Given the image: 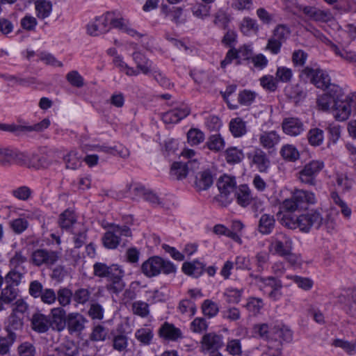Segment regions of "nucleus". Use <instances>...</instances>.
Returning <instances> with one entry per match:
<instances>
[{"instance_id":"obj_1","label":"nucleus","mask_w":356,"mask_h":356,"mask_svg":"<svg viewBox=\"0 0 356 356\" xmlns=\"http://www.w3.org/2000/svg\"><path fill=\"white\" fill-rule=\"evenodd\" d=\"M112 26L132 37L140 38L143 35L131 28L127 20L115 18L113 13L109 12L90 21L87 25V33L91 36H99L108 32Z\"/></svg>"},{"instance_id":"obj_2","label":"nucleus","mask_w":356,"mask_h":356,"mask_svg":"<svg viewBox=\"0 0 356 356\" xmlns=\"http://www.w3.org/2000/svg\"><path fill=\"white\" fill-rule=\"evenodd\" d=\"M131 231L127 225L111 224L102 237L104 246L107 249H116L118 245L125 247L127 240L124 238L131 237Z\"/></svg>"},{"instance_id":"obj_3","label":"nucleus","mask_w":356,"mask_h":356,"mask_svg":"<svg viewBox=\"0 0 356 356\" xmlns=\"http://www.w3.org/2000/svg\"><path fill=\"white\" fill-rule=\"evenodd\" d=\"M317 202V199L313 192L305 190H296L290 198L282 202V207L288 211H295L299 209H307L309 206Z\"/></svg>"},{"instance_id":"obj_4","label":"nucleus","mask_w":356,"mask_h":356,"mask_svg":"<svg viewBox=\"0 0 356 356\" xmlns=\"http://www.w3.org/2000/svg\"><path fill=\"white\" fill-rule=\"evenodd\" d=\"M142 272L149 277H154L160 273L165 275L175 274L176 266L170 261L160 257H152L145 261L141 267Z\"/></svg>"},{"instance_id":"obj_5","label":"nucleus","mask_w":356,"mask_h":356,"mask_svg":"<svg viewBox=\"0 0 356 356\" xmlns=\"http://www.w3.org/2000/svg\"><path fill=\"white\" fill-rule=\"evenodd\" d=\"M252 277L254 279L255 284L258 288L270 300L276 301L281 298L283 285L280 279L273 276L252 275Z\"/></svg>"},{"instance_id":"obj_6","label":"nucleus","mask_w":356,"mask_h":356,"mask_svg":"<svg viewBox=\"0 0 356 356\" xmlns=\"http://www.w3.org/2000/svg\"><path fill=\"white\" fill-rule=\"evenodd\" d=\"M59 251L47 248H38L33 250L30 257L31 263L37 267L50 268L60 259Z\"/></svg>"},{"instance_id":"obj_7","label":"nucleus","mask_w":356,"mask_h":356,"mask_svg":"<svg viewBox=\"0 0 356 356\" xmlns=\"http://www.w3.org/2000/svg\"><path fill=\"white\" fill-rule=\"evenodd\" d=\"M299 76L303 81L309 82L321 89L327 87L331 81L328 74L318 67L307 66L301 70Z\"/></svg>"},{"instance_id":"obj_8","label":"nucleus","mask_w":356,"mask_h":356,"mask_svg":"<svg viewBox=\"0 0 356 356\" xmlns=\"http://www.w3.org/2000/svg\"><path fill=\"white\" fill-rule=\"evenodd\" d=\"M268 248L270 252L280 257L287 254L290 250H293V240L287 234L282 232H277L270 238Z\"/></svg>"},{"instance_id":"obj_9","label":"nucleus","mask_w":356,"mask_h":356,"mask_svg":"<svg viewBox=\"0 0 356 356\" xmlns=\"http://www.w3.org/2000/svg\"><path fill=\"white\" fill-rule=\"evenodd\" d=\"M218 188L220 192L218 200L226 206L233 200V194L237 188L235 177L227 175L221 176L218 181Z\"/></svg>"},{"instance_id":"obj_10","label":"nucleus","mask_w":356,"mask_h":356,"mask_svg":"<svg viewBox=\"0 0 356 356\" xmlns=\"http://www.w3.org/2000/svg\"><path fill=\"white\" fill-rule=\"evenodd\" d=\"M324 165V162L321 160H312L306 163L298 173L300 181L310 186L314 185L316 176Z\"/></svg>"},{"instance_id":"obj_11","label":"nucleus","mask_w":356,"mask_h":356,"mask_svg":"<svg viewBox=\"0 0 356 356\" xmlns=\"http://www.w3.org/2000/svg\"><path fill=\"white\" fill-rule=\"evenodd\" d=\"M50 125L49 119L45 118L41 122L33 125H18L15 124H0V130L20 134L21 133L36 131L40 132L46 129Z\"/></svg>"},{"instance_id":"obj_12","label":"nucleus","mask_w":356,"mask_h":356,"mask_svg":"<svg viewBox=\"0 0 356 356\" xmlns=\"http://www.w3.org/2000/svg\"><path fill=\"white\" fill-rule=\"evenodd\" d=\"M298 10L310 20L318 23H327L333 19V15L329 9L322 10L315 6H298Z\"/></svg>"},{"instance_id":"obj_13","label":"nucleus","mask_w":356,"mask_h":356,"mask_svg":"<svg viewBox=\"0 0 356 356\" xmlns=\"http://www.w3.org/2000/svg\"><path fill=\"white\" fill-rule=\"evenodd\" d=\"M298 217L299 229L305 233L309 232L312 227L318 229L323 220L321 214L318 211H312Z\"/></svg>"},{"instance_id":"obj_14","label":"nucleus","mask_w":356,"mask_h":356,"mask_svg":"<svg viewBox=\"0 0 356 356\" xmlns=\"http://www.w3.org/2000/svg\"><path fill=\"white\" fill-rule=\"evenodd\" d=\"M200 344L202 352L213 353L223 346V337L215 332H209L203 335Z\"/></svg>"},{"instance_id":"obj_15","label":"nucleus","mask_w":356,"mask_h":356,"mask_svg":"<svg viewBox=\"0 0 356 356\" xmlns=\"http://www.w3.org/2000/svg\"><path fill=\"white\" fill-rule=\"evenodd\" d=\"M352 101L349 97H345L344 99L334 102L331 111L336 120L343 122L349 118L351 114Z\"/></svg>"},{"instance_id":"obj_16","label":"nucleus","mask_w":356,"mask_h":356,"mask_svg":"<svg viewBox=\"0 0 356 356\" xmlns=\"http://www.w3.org/2000/svg\"><path fill=\"white\" fill-rule=\"evenodd\" d=\"M257 137L259 145L269 152L275 150L281 140V136L274 130L262 131Z\"/></svg>"},{"instance_id":"obj_17","label":"nucleus","mask_w":356,"mask_h":356,"mask_svg":"<svg viewBox=\"0 0 356 356\" xmlns=\"http://www.w3.org/2000/svg\"><path fill=\"white\" fill-rule=\"evenodd\" d=\"M50 326L53 330L61 332L66 327L67 314L63 307H54L49 315Z\"/></svg>"},{"instance_id":"obj_18","label":"nucleus","mask_w":356,"mask_h":356,"mask_svg":"<svg viewBox=\"0 0 356 356\" xmlns=\"http://www.w3.org/2000/svg\"><path fill=\"white\" fill-rule=\"evenodd\" d=\"M87 319L78 312H72L67 314L66 327L70 334H79L85 328Z\"/></svg>"},{"instance_id":"obj_19","label":"nucleus","mask_w":356,"mask_h":356,"mask_svg":"<svg viewBox=\"0 0 356 356\" xmlns=\"http://www.w3.org/2000/svg\"><path fill=\"white\" fill-rule=\"evenodd\" d=\"M283 132L291 136H297L305 131L303 122L298 118H286L282 123Z\"/></svg>"},{"instance_id":"obj_20","label":"nucleus","mask_w":356,"mask_h":356,"mask_svg":"<svg viewBox=\"0 0 356 356\" xmlns=\"http://www.w3.org/2000/svg\"><path fill=\"white\" fill-rule=\"evenodd\" d=\"M190 113L186 106L170 110L162 115V120L165 124H175L185 118Z\"/></svg>"},{"instance_id":"obj_21","label":"nucleus","mask_w":356,"mask_h":356,"mask_svg":"<svg viewBox=\"0 0 356 356\" xmlns=\"http://www.w3.org/2000/svg\"><path fill=\"white\" fill-rule=\"evenodd\" d=\"M31 324L32 329L38 333H45L51 327L49 316L40 312H36L32 315Z\"/></svg>"},{"instance_id":"obj_22","label":"nucleus","mask_w":356,"mask_h":356,"mask_svg":"<svg viewBox=\"0 0 356 356\" xmlns=\"http://www.w3.org/2000/svg\"><path fill=\"white\" fill-rule=\"evenodd\" d=\"M161 10L165 17L169 18L176 24H184L186 22V17L183 15V8L181 7H170L166 4H163Z\"/></svg>"},{"instance_id":"obj_23","label":"nucleus","mask_w":356,"mask_h":356,"mask_svg":"<svg viewBox=\"0 0 356 356\" xmlns=\"http://www.w3.org/2000/svg\"><path fill=\"white\" fill-rule=\"evenodd\" d=\"M197 163L195 160L189 161L187 163L182 162H175L172 165L170 169V175L177 179H182L185 178L188 172L189 165H196Z\"/></svg>"},{"instance_id":"obj_24","label":"nucleus","mask_w":356,"mask_h":356,"mask_svg":"<svg viewBox=\"0 0 356 356\" xmlns=\"http://www.w3.org/2000/svg\"><path fill=\"white\" fill-rule=\"evenodd\" d=\"M275 223L273 215L264 213L259 220L257 230L262 235H268L273 232Z\"/></svg>"},{"instance_id":"obj_25","label":"nucleus","mask_w":356,"mask_h":356,"mask_svg":"<svg viewBox=\"0 0 356 356\" xmlns=\"http://www.w3.org/2000/svg\"><path fill=\"white\" fill-rule=\"evenodd\" d=\"M234 198H236L238 204L245 207L250 204L252 200L251 191L247 185H241L237 187L233 194V199Z\"/></svg>"},{"instance_id":"obj_26","label":"nucleus","mask_w":356,"mask_h":356,"mask_svg":"<svg viewBox=\"0 0 356 356\" xmlns=\"http://www.w3.org/2000/svg\"><path fill=\"white\" fill-rule=\"evenodd\" d=\"M252 162L261 172H266L270 166V160L266 153L261 149H257L254 152Z\"/></svg>"},{"instance_id":"obj_27","label":"nucleus","mask_w":356,"mask_h":356,"mask_svg":"<svg viewBox=\"0 0 356 356\" xmlns=\"http://www.w3.org/2000/svg\"><path fill=\"white\" fill-rule=\"evenodd\" d=\"M213 176L209 170H204L197 174L195 186L199 191L209 189L213 184Z\"/></svg>"},{"instance_id":"obj_28","label":"nucleus","mask_w":356,"mask_h":356,"mask_svg":"<svg viewBox=\"0 0 356 356\" xmlns=\"http://www.w3.org/2000/svg\"><path fill=\"white\" fill-rule=\"evenodd\" d=\"M133 60L137 66V70L140 71L144 74H148L152 70V62L150 61L145 55L140 52H134L132 54Z\"/></svg>"},{"instance_id":"obj_29","label":"nucleus","mask_w":356,"mask_h":356,"mask_svg":"<svg viewBox=\"0 0 356 356\" xmlns=\"http://www.w3.org/2000/svg\"><path fill=\"white\" fill-rule=\"evenodd\" d=\"M94 149L99 152H104L110 155H119L122 158H126L129 156V152L128 149L120 145L118 146L109 147L106 145H97L95 146Z\"/></svg>"},{"instance_id":"obj_30","label":"nucleus","mask_w":356,"mask_h":356,"mask_svg":"<svg viewBox=\"0 0 356 356\" xmlns=\"http://www.w3.org/2000/svg\"><path fill=\"white\" fill-rule=\"evenodd\" d=\"M204 269V265L199 261H193V262H184L182 265L183 272L194 277H200Z\"/></svg>"},{"instance_id":"obj_31","label":"nucleus","mask_w":356,"mask_h":356,"mask_svg":"<svg viewBox=\"0 0 356 356\" xmlns=\"http://www.w3.org/2000/svg\"><path fill=\"white\" fill-rule=\"evenodd\" d=\"M94 288H79L73 292V300L78 305H84L91 300Z\"/></svg>"},{"instance_id":"obj_32","label":"nucleus","mask_w":356,"mask_h":356,"mask_svg":"<svg viewBox=\"0 0 356 356\" xmlns=\"http://www.w3.org/2000/svg\"><path fill=\"white\" fill-rule=\"evenodd\" d=\"M229 130L234 137H242L247 133L246 122L241 118H234L229 122Z\"/></svg>"},{"instance_id":"obj_33","label":"nucleus","mask_w":356,"mask_h":356,"mask_svg":"<svg viewBox=\"0 0 356 356\" xmlns=\"http://www.w3.org/2000/svg\"><path fill=\"white\" fill-rule=\"evenodd\" d=\"M160 334L165 339L175 341L181 337V332L174 325L165 323L160 328Z\"/></svg>"},{"instance_id":"obj_34","label":"nucleus","mask_w":356,"mask_h":356,"mask_svg":"<svg viewBox=\"0 0 356 356\" xmlns=\"http://www.w3.org/2000/svg\"><path fill=\"white\" fill-rule=\"evenodd\" d=\"M76 217L73 211L67 209L59 216L58 224L60 228L66 230L73 229V225L76 223Z\"/></svg>"},{"instance_id":"obj_35","label":"nucleus","mask_w":356,"mask_h":356,"mask_svg":"<svg viewBox=\"0 0 356 356\" xmlns=\"http://www.w3.org/2000/svg\"><path fill=\"white\" fill-rule=\"evenodd\" d=\"M307 140L313 147L321 146L324 141V131L318 127L312 128L307 132Z\"/></svg>"},{"instance_id":"obj_36","label":"nucleus","mask_w":356,"mask_h":356,"mask_svg":"<svg viewBox=\"0 0 356 356\" xmlns=\"http://www.w3.org/2000/svg\"><path fill=\"white\" fill-rule=\"evenodd\" d=\"M56 300H58L60 307H65L71 304L73 300V292L67 287H61L56 292Z\"/></svg>"},{"instance_id":"obj_37","label":"nucleus","mask_w":356,"mask_h":356,"mask_svg":"<svg viewBox=\"0 0 356 356\" xmlns=\"http://www.w3.org/2000/svg\"><path fill=\"white\" fill-rule=\"evenodd\" d=\"M206 145L211 151L218 152L225 148V142L220 134H216L208 138Z\"/></svg>"},{"instance_id":"obj_38","label":"nucleus","mask_w":356,"mask_h":356,"mask_svg":"<svg viewBox=\"0 0 356 356\" xmlns=\"http://www.w3.org/2000/svg\"><path fill=\"white\" fill-rule=\"evenodd\" d=\"M280 153L284 160L291 162L297 161L300 157V153L297 148L290 144L283 145L280 149Z\"/></svg>"},{"instance_id":"obj_39","label":"nucleus","mask_w":356,"mask_h":356,"mask_svg":"<svg viewBox=\"0 0 356 356\" xmlns=\"http://www.w3.org/2000/svg\"><path fill=\"white\" fill-rule=\"evenodd\" d=\"M113 63L120 72H124L127 76H138L139 74V71L129 66L124 61L122 56L120 55H116L113 58Z\"/></svg>"},{"instance_id":"obj_40","label":"nucleus","mask_w":356,"mask_h":356,"mask_svg":"<svg viewBox=\"0 0 356 356\" xmlns=\"http://www.w3.org/2000/svg\"><path fill=\"white\" fill-rule=\"evenodd\" d=\"M35 4L37 16L39 18L45 19L50 15L52 10V5L50 1L46 0L37 1Z\"/></svg>"},{"instance_id":"obj_41","label":"nucleus","mask_w":356,"mask_h":356,"mask_svg":"<svg viewBox=\"0 0 356 356\" xmlns=\"http://www.w3.org/2000/svg\"><path fill=\"white\" fill-rule=\"evenodd\" d=\"M243 289H238L232 287L227 288L223 293V296L227 302L237 304L240 302Z\"/></svg>"},{"instance_id":"obj_42","label":"nucleus","mask_w":356,"mask_h":356,"mask_svg":"<svg viewBox=\"0 0 356 356\" xmlns=\"http://www.w3.org/2000/svg\"><path fill=\"white\" fill-rule=\"evenodd\" d=\"M81 227L79 229L75 230L76 228H73L71 230L72 234H74L73 241L74 243V248H80L86 243L87 239V230L83 225H79Z\"/></svg>"},{"instance_id":"obj_43","label":"nucleus","mask_w":356,"mask_h":356,"mask_svg":"<svg viewBox=\"0 0 356 356\" xmlns=\"http://www.w3.org/2000/svg\"><path fill=\"white\" fill-rule=\"evenodd\" d=\"M191 12L195 17L204 19L210 15L211 6L196 3L191 7Z\"/></svg>"},{"instance_id":"obj_44","label":"nucleus","mask_w":356,"mask_h":356,"mask_svg":"<svg viewBox=\"0 0 356 356\" xmlns=\"http://www.w3.org/2000/svg\"><path fill=\"white\" fill-rule=\"evenodd\" d=\"M48 165V162L44 156H40L37 154H29L26 165L34 169H40Z\"/></svg>"},{"instance_id":"obj_45","label":"nucleus","mask_w":356,"mask_h":356,"mask_svg":"<svg viewBox=\"0 0 356 356\" xmlns=\"http://www.w3.org/2000/svg\"><path fill=\"white\" fill-rule=\"evenodd\" d=\"M334 100L327 93L319 95L316 99V104L318 110L324 112L332 111Z\"/></svg>"},{"instance_id":"obj_46","label":"nucleus","mask_w":356,"mask_h":356,"mask_svg":"<svg viewBox=\"0 0 356 356\" xmlns=\"http://www.w3.org/2000/svg\"><path fill=\"white\" fill-rule=\"evenodd\" d=\"M65 166L68 169L76 170L81 164V161L75 151H70L63 157Z\"/></svg>"},{"instance_id":"obj_47","label":"nucleus","mask_w":356,"mask_h":356,"mask_svg":"<svg viewBox=\"0 0 356 356\" xmlns=\"http://www.w3.org/2000/svg\"><path fill=\"white\" fill-rule=\"evenodd\" d=\"M154 337L152 330L148 327H142L135 332L136 339L144 345H149Z\"/></svg>"},{"instance_id":"obj_48","label":"nucleus","mask_w":356,"mask_h":356,"mask_svg":"<svg viewBox=\"0 0 356 356\" xmlns=\"http://www.w3.org/2000/svg\"><path fill=\"white\" fill-rule=\"evenodd\" d=\"M131 310L134 314L141 318H146L149 314V305L141 300L134 302L131 305Z\"/></svg>"},{"instance_id":"obj_49","label":"nucleus","mask_w":356,"mask_h":356,"mask_svg":"<svg viewBox=\"0 0 356 356\" xmlns=\"http://www.w3.org/2000/svg\"><path fill=\"white\" fill-rule=\"evenodd\" d=\"M177 309L181 314H188L190 316H194L197 311L195 303L194 301L189 299H184L181 300Z\"/></svg>"},{"instance_id":"obj_50","label":"nucleus","mask_w":356,"mask_h":356,"mask_svg":"<svg viewBox=\"0 0 356 356\" xmlns=\"http://www.w3.org/2000/svg\"><path fill=\"white\" fill-rule=\"evenodd\" d=\"M240 29L244 35H250L252 33L257 32L258 26L254 19L250 17H245L241 22Z\"/></svg>"},{"instance_id":"obj_51","label":"nucleus","mask_w":356,"mask_h":356,"mask_svg":"<svg viewBox=\"0 0 356 356\" xmlns=\"http://www.w3.org/2000/svg\"><path fill=\"white\" fill-rule=\"evenodd\" d=\"M202 311L204 316L211 318L218 314L219 312V307L215 302L207 299L205 300L202 304Z\"/></svg>"},{"instance_id":"obj_52","label":"nucleus","mask_w":356,"mask_h":356,"mask_svg":"<svg viewBox=\"0 0 356 356\" xmlns=\"http://www.w3.org/2000/svg\"><path fill=\"white\" fill-rule=\"evenodd\" d=\"M244 157L242 150L236 147H229L225 151V159L228 163H238Z\"/></svg>"},{"instance_id":"obj_53","label":"nucleus","mask_w":356,"mask_h":356,"mask_svg":"<svg viewBox=\"0 0 356 356\" xmlns=\"http://www.w3.org/2000/svg\"><path fill=\"white\" fill-rule=\"evenodd\" d=\"M332 50L336 56L340 57L346 62L353 63L356 61V54L353 51H348L337 45H332Z\"/></svg>"},{"instance_id":"obj_54","label":"nucleus","mask_w":356,"mask_h":356,"mask_svg":"<svg viewBox=\"0 0 356 356\" xmlns=\"http://www.w3.org/2000/svg\"><path fill=\"white\" fill-rule=\"evenodd\" d=\"M56 351L58 356H76L79 353L77 346L72 342L62 344L56 348Z\"/></svg>"},{"instance_id":"obj_55","label":"nucleus","mask_w":356,"mask_h":356,"mask_svg":"<svg viewBox=\"0 0 356 356\" xmlns=\"http://www.w3.org/2000/svg\"><path fill=\"white\" fill-rule=\"evenodd\" d=\"M188 142L191 145H197L204 140V134L198 129L192 128L187 133Z\"/></svg>"},{"instance_id":"obj_56","label":"nucleus","mask_w":356,"mask_h":356,"mask_svg":"<svg viewBox=\"0 0 356 356\" xmlns=\"http://www.w3.org/2000/svg\"><path fill=\"white\" fill-rule=\"evenodd\" d=\"M293 77L291 69L281 66L278 67L275 72V79L277 82L289 83Z\"/></svg>"},{"instance_id":"obj_57","label":"nucleus","mask_w":356,"mask_h":356,"mask_svg":"<svg viewBox=\"0 0 356 356\" xmlns=\"http://www.w3.org/2000/svg\"><path fill=\"white\" fill-rule=\"evenodd\" d=\"M213 24L222 29H227L230 21L229 15L222 10H218L213 15Z\"/></svg>"},{"instance_id":"obj_58","label":"nucleus","mask_w":356,"mask_h":356,"mask_svg":"<svg viewBox=\"0 0 356 356\" xmlns=\"http://www.w3.org/2000/svg\"><path fill=\"white\" fill-rule=\"evenodd\" d=\"M128 346V337L123 333L118 334L113 338V348L119 352L124 351Z\"/></svg>"},{"instance_id":"obj_59","label":"nucleus","mask_w":356,"mask_h":356,"mask_svg":"<svg viewBox=\"0 0 356 356\" xmlns=\"http://www.w3.org/2000/svg\"><path fill=\"white\" fill-rule=\"evenodd\" d=\"M150 73L154 79L163 88H170L172 83L170 79L159 68L155 66L152 67Z\"/></svg>"},{"instance_id":"obj_60","label":"nucleus","mask_w":356,"mask_h":356,"mask_svg":"<svg viewBox=\"0 0 356 356\" xmlns=\"http://www.w3.org/2000/svg\"><path fill=\"white\" fill-rule=\"evenodd\" d=\"M324 89H327L326 93L332 98L334 102L344 99L345 98L343 89L338 85L331 84L330 82L327 87H325Z\"/></svg>"},{"instance_id":"obj_61","label":"nucleus","mask_w":356,"mask_h":356,"mask_svg":"<svg viewBox=\"0 0 356 356\" xmlns=\"http://www.w3.org/2000/svg\"><path fill=\"white\" fill-rule=\"evenodd\" d=\"M290 34L291 31L287 26L280 24L274 29L272 37L283 43L290 36Z\"/></svg>"},{"instance_id":"obj_62","label":"nucleus","mask_w":356,"mask_h":356,"mask_svg":"<svg viewBox=\"0 0 356 356\" xmlns=\"http://www.w3.org/2000/svg\"><path fill=\"white\" fill-rule=\"evenodd\" d=\"M17 296V289L11 284H6L2 289L1 298L5 303H10L13 301Z\"/></svg>"},{"instance_id":"obj_63","label":"nucleus","mask_w":356,"mask_h":356,"mask_svg":"<svg viewBox=\"0 0 356 356\" xmlns=\"http://www.w3.org/2000/svg\"><path fill=\"white\" fill-rule=\"evenodd\" d=\"M88 316L93 320H102L104 318V309L97 302H92L88 312Z\"/></svg>"},{"instance_id":"obj_64","label":"nucleus","mask_w":356,"mask_h":356,"mask_svg":"<svg viewBox=\"0 0 356 356\" xmlns=\"http://www.w3.org/2000/svg\"><path fill=\"white\" fill-rule=\"evenodd\" d=\"M10 226L12 230L16 234H21L29 227V222L24 218H16L10 222Z\"/></svg>"}]
</instances>
